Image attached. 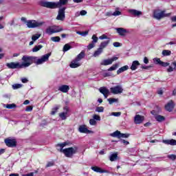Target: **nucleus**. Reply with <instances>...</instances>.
Instances as JSON below:
<instances>
[{"instance_id":"39","label":"nucleus","mask_w":176,"mask_h":176,"mask_svg":"<svg viewBox=\"0 0 176 176\" xmlns=\"http://www.w3.org/2000/svg\"><path fill=\"white\" fill-rule=\"evenodd\" d=\"M39 38H41V34H33L32 36V41L35 42V41H38Z\"/></svg>"},{"instance_id":"60","label":"nucleus","mask_w":176,"mask_h":176,"mask_svg":"<svg viewBox=\"0 0 176 176\" xmlns=\"http://www.w3.org/2000/svg\"><path fill=\"white\" fill-rule=\"evenodd\" d=\"M21 82L22 83H28V79L25 78H21Z\"/></svg>"},{"instance_id":"59","label":"nucleus","mask_w":176,"mask_h":176,"mask_svg":"<svg viewBox=\"0 0 176 176\" xmlns=\"http://www.w3.org/2000/svg\"><path fill=\"white\" fill-rule=\"evenodd\" d=\"M174 69H174V67L169 66L167 71H168V72H173V71H174Z\"/></svg>"},{"instance_id":"33","label":"nucleus","mask_w":176,"mask_h":176,"mask_svg":"<svg viewBox=\"0 0 176 176\" xmlns=\"http://www.w3.org/2000/svg\"><path fill=\"white\" fill-rule=\"evenodd\" d=\"M165 119L166 118L163 116H161V115L155 116V120H157V122H164Z\"/></svg>"},{"instance_id":"6","label":"nucleus","mask_w":176,"mask_h":176,"mask_svg":"<svg viewBox=\"0 0 176 176\" xmlns=\"http://www.w3.org/2000/svg\"><path fill=\"white\" fill-rule=\"evenodd\" d=\"M50 56H52V54L48 53L42 56L40 58H38V57L36 56L34 64H36V65H41V64H43L44 63H46V61H49V57H50Z\"/></svg>"},{"instance_id":"55","label":"nucleus","mask_w":176,"mask_h":176,"mask_svg":"<svg viewBox=\"0 0 176 176\" xmlns=\"http://www.w3.org/2000/svg\"><path fill=\"white\" fill-rule=\"evenodd\" d=\"M26 112H31L32 111V106H28L25 109Z\"/></svg>"},{"instance_id":"26","label":"nucleus","mask_w":176,"mask_h":176,"mask_svg":"<svg viewBox=\"0 0 176 176\" xmlns=\"http://www.w3.org/2000/svg\"><path fill=\"white\" fill-rule=\"evenodd\" d=\"M139 65H140V62L138 60H134L132 63V65L131 66V71H135V69L138 68Z\"/></svg>"},{"instance_id":"36","label":"nucleus","mask_w":176,"mask_h":176,"mask_svg":"<svg viewBox=\"0 0 176 176\" xmlns=\"http://www.w3.org/2000/svg\"><path fill=\"white\" fill-rule=\"evenodd\" d=\"M103 50L101 48H98L96 51H95L94 54V57H98L102 53Z\"/></svg>"},{"instance_id":"64","label":"nucleus","mask_w":176,"mask_h":176,"mask_svg":"<svg viewBox=\"0 0 176 176\" xmlns=\"http://www.w3.org/2000/svg\"><path fill=\"white\" fill-rule=\"evenodd\" d=\"M172 65L174 66V69H176V62L172 63Z\"/></svg>"},{"instance_id":"1","label":"nucleus","mask_w":176,"mask_h":176,"mask_svg":"<svg viewBox=\"0 0 176 176\" xmlns=\"http://www.w3.org/2000/svg\"><path fill=\"white\" fill-rule=\"evenodd\" d=\"M67 145H68V142H65L63 143L58 144L57 146L60 147V152L64 153L66 157H72L74 155H75V153H76L78 151V147L74 146L63 149V148H64V146H67Z\"/></svg>"},{"instance_id":"45","label":"nucleus","mask_w":176,"mask_h":176,"mask_svg":"<svg viewBox=\"0 0 176 176\" xmlns=\"http://www.w3.org/2000/svg\"><path fill=\"white\" fill-rule=\"evenodd\" d=\"M99 39H100L101 41H102L104 39H107V41H111V38L108 37L105 34H102V36H99Z\"/></svg>"},{"instance_id":"30","label":"nucleus","mask_w":176,"mask_h":176,"mask_svg":"<svg viewBox=\"0 0 176 176\" xmlns=\"http://www.w3.org/2000/svg\"><path fill=\"white\" fill-rule=\"evenodd\" d=\"M100 93H101L102 94H109V89H107V87H100L99 89Z\"/></svg>"},{"instance_id":"44","label":"nucleus","mask_w":176,"mask_h":176,"mask_svg":"<svg viewBox=\"0 0 176 176\" xmlns=\"http://www.w3.org/2000/svg\"><path fill=\"white\" fill-rule=\"evenodd\" d=\"M21 87H23V85L21 84H14L12 85V89H14V90H17V89H21Z\"/></svg>"},{"instance_id":"58","label":"nucleus","mask_w":176,"mask_h":176,"mask_svg":"<svg viewBox=\"0 0 176 176\" xmlns=\"http://www.w3.org/2000/svg\"><path fill=\"white\" fill-rule=\"evenodd\" d=\"M52 166H54V162H50L47 163L46 167H52Z\"/></svg>"},{"instance_id":"13","label":"nucleus","mask_w":176,"mask_h":176,"mask_svg":"<svg viewBox=\"0 0 176 176\" xmlns=\"http://www.w3.org/2000/svg\"><path fill=\"white\" fill-rule=\"evenodd\" d=\"M64 111L59 113V118H60L61 120H66L67 118H69V108L67 106L63 107Z\"/></svg>"},{"instance_id":"40","label":"nucleus","mask_w":176,"mask_h":176,"mask_svg":"<svg viewBox=\"0 0 176 176\" xmlns=\"http://www.w3.org/2000/svg\"><path fill=\"white\" fill-rule=\"evenodd\" d=\"M60 109V106H56L52 109V111H51V115H56L57 113V111Z\"/></svg>"},{"instance_id":"5","label":"nucleus","mask_w":176,"mask_h":176,"mask_svg":"<svg viewBox=\"0 0 176 176\" xmlns=\"http://www.w3.org/2000/svg\"><path fill=\"white\" fill-rule=\"evenodd\" d=\"M45 24L44 21H38L35 20H29L26 22L28 28H36V27H42Z\"/></svg>"},{"instance_id":"7","label":"nucleus","mask_w":176,"mask_h":176,"mask_svg":"<svg viewBox=\"0 0 176 176\" xmlns=\"http://www.w3.org/2000/svg\"><path fill=\"white\" fill-rule=\"evenodd\" d=\"M61 31H63V28L60 26H50L45 30V33L48 35H53V34L61 32Z\"/></svg>"},{"instance_id":"43","label":"nucleus","mask_w":176,"mask_h":176,"mask_svg":"<svg viewBox=\"0 0 176 176\" xmlns=\"http://www.w3.org/2000/svg\"><path fill=\"white\" fill-rule=\"evenodd\" d=\"M86 14H87V11H86V10H81L80 12V13L77 12L76 14V16H86Z\"/></svg>"},{"instance_id":"14","label":"nucleus","mask_w":176,"mask_h":176,"mask_svg":"<svg viewBox=\"0 0 176 176\" xmlns=\"http://www.w3.org/2000/svg\"><path fill=\"white\" fill-rule=\"evenodd\" d=\"M5 144L9 148H14L17 144V142L16 141V139L8 138L5 140Z\"/></svg>"},{"instance_id":"28","label":"nucleus","mask_w":176,"mask_h":176,"mask_svg":"<svg viewBox=\"0 0 176 176\" xmlns=\"http://www.w3.org/2000/svg\"><path fill=\"white\" fill-rule=\"evenodd\" d=\"M68 3V0H59V1L56 2L57 8H61L63 5H67Z\"/></svg>"},{"instance_id":"8","label":"nucleus","mask_w":176,"mask_h":176,"mask_svg":"<svg viewBox=\"0 0 176 176\" xmlns=\"http://www.w3.org/2000/svg\"><path fill=\"white\" fill-rule=\"evenodd\" d=\"M40 3L41 6L43 8H47L48 9H57L58 8L57 2L42 1Z\"/></svg>"},{"instance_id":"21","label":"nucleus","mask_w":176,"mask_h":176,"mask_svg":"<svg viewBox=\"0 0 176 176\" xmlns=\"http://www.w3.org/2000/svg\"><path fill=\"white\" fill-rule=\"evenodd\" d=\"M58 90L62 93H68V91H69V86L67 85H62L58 87Z\"/></svg>"},{"instance_id":"48","label":"nucleus","mask_w":176,"mask_h":176,"mask_svg":"<svg viewBox=\"0 0 176 176\" xmlns=\"http://www.w3.org/2000/svg\"><path fill=\"white\" fill-rule=\"evenodd\" d=\"M120 115H122L121 112H112L110 114L111 116H116L117 118H118V116H120Z\"/></svg>"},{"instance_id":"38","label":"nucleus","mask_w":176,"mask_h":176,"mask_svg":"<svg viewBox=\"0 0 176 176\" xmlns=\"http://www.w3.org/2000/svg\"><path fill=\"white\" fill-rule=\"evenodd\" d=\"M107 101L109 102V104H110V105H112V104H113V102H118L119 99H118V98H108Z\"/></svg>"},{"instance_id":"47","label":"nucleus","mask_w":176,"mask_h":176,"mask_svg":"<svg viewBox=\"0 0 176 176\" xmlns=\"http://www.w3.org/2000/svg\"><path fill=\"white\" fill-rule=\"evenodd\" d=\"M89 124H91V126H96V124H97V121L94 118H91L89 120Z\"/></svg>"},{"instance_id":"57","label":"nucleus","mask_w":176,"mask_h":176,"mask_svg":"<svg viewBox=\"0 0 176 176\" xmlns=\"http://www.w3.org/2000/svg\"><path fill=\"white\" fill-rule=\"evenodd\" d=\"M142 69H151L152 68V65L148 66H142Z\"/></svg>"},{"instance_id":"51","label":"nucleus","mask_w":176,"mask_h":176,"mask_svg":"<svg viewBox=\"0 0 176 176\" xmlns=\"http://www.w3.org/2000/svg\"><path fill=\"white\" fill-rule=\"evenodd\" d=\"M96 112H104V107H96Z\"/></svg>"},{"instance_id":"11","label":"nucleus","mask_w":176,"mask_h":176,"mask_svg":"<svg viewBox=\"0 0 176 176\" xmlns=\"http://www.w3.org/2000/svg\"><path fill=\"white\" fill-rule=\"evenodd\" d=\"M129 135H129L127 133H122L119 131H116L113 133L110 134L111 137H114L116 138H129Z\"/></svg>"},{"instance_id":"50","label":"nucleus","mask_w":176,"mask_h":176,"mask_svg":"<svg viewBox=\"0 0 176 176\" xmlns=\"http://www.w3.org/2000/svg\"><path fill=\"white\" fill-rule=\"evenodd\" d=\"M93 119H94V120H98V122H100V120H101V117H100V116L97 115V114H94L93 116Z\"/></svg>"},{"instance_id":"19","label":"nucleus","mask_w":176,"mask_h":176,"mask_svg":"<svg viewBox=\"0 0 176 176\" xmlns=\"http://www.w3.org/2000/svg\"><path fill=\"white\" fill-rule=\"evenodd\" d=\"M128 12L130 13V14L134 16L135 17H140L142 15V12L134 9L129 10Z\"/></svg>"},{"instance_id":"46","label":"nucleus","mask_w":176,"mask_h":176,"mask_svg":"<svg viewBox=\"0 0 176 176\" xmlns=\"http://www.w3.org/2000/svg\"><path fill=\"white\" fill-rule=\"evenodd\" d=\"M51 41H52V42H60V41H61V38H60V36H54L51 38Z\"/></svg>"},{"instance_id":"42","label":"nucleus","mask_w":176,"mask_h":176,"mask_svg":"<svg viewBox=\"0 0 176 176\" xmlns=\"http://www.w3.org/2000/svg\"><path fill=\"white\" fill-rule=\"evenodd\" d=\"M71 49V45L69 44H65L63 47V52L65 53V52H68Z\"/></svg>"},{"instance_id":"62","label":"nucleus","mask_w":176,"mask_h":176,"mask_svg":"<svg viewBox=\"0 0 176 176\" xmlns=\"http://www.w3.org/2000/svg\"><path fill=\"white\" fill-rule=\"evenodd\" d=\"M3 153H5V149L1 148L0 149V156H1V155H3Z\"/></svg>"},{"instance_id":"32","label":"nucleus","mask_w":176,"mask_h":176,"mask_svg":"<svg viewBox=\"0 0 176 176\" xmlns=\"http://www.w3.org/2000/svg\"><path fill=\"white\" fill-rule=\"evenodd\" d=\"M42 47H43V45H36L34 46V47H33L32 51L33 52V53H36V52H39V50H41Z\"/></svg>"},{"instance_id":"17","label":"nucleus","mask_w":176,"mask_h":176,"mask_svg":"<svg viewBox=\"0 0 176 176\" xmlns=\"http://www.w3.org/2000/svg\"><path fill=\"white\" fill-rule=\"evenodd\" d=\"M6 67H8V68H9L10 69H16V68H22L21 64H20L19 63H14V62L6 63Z\"/></svg>"},{"instance_id":"29","label":"nucleus","mask_w":176,"mask_h":176,"mask_svg":"<svg viewBox=\"0 0 176 176\" xmlns=\"http://www.w3.org/2000/svg\"><path fill=\"white\" fill-rule=\"evenodd\" d=\"M129 69V65H125L122 67H120L118 71H117V75H120L122 72H124V71H127Z\"/></svg>"},{"instance_id":"10","label":"nucleus","mask_w":176,"mask_h":176,"mask_svg":"<svg viewBox=\"0 0 176 176\" xmlns=\"http://www.w3.org/2000/svg\"><path fill=\"white\" fill-rule=\"evenodd\" d=\"M65 9L66 8H60L58 12V15L56 16V20H59L60 21H64L65 20Z\"/></svg>"},{"instance_id":"24","label":"nucleus","mask_w":176,"mask_h":176,"mask_svg":"<svg viewBox=\"0 0 176 176\" xmlns=\"http://www.w3.org/2000/svg\"><path fill=\"white\" fill-rule=\"evenodd\" d=\"M164 144H166V145H172L175 146L176 145V140L174 139L172 140H164L162 141Z\"/></svg>"},{"instance_id":"18","label":"nucleus","mask_w":176,"mask_h":176,"mask_svg":"<svg viewBox=\"0 0 176 176\" xmlns=\"http://www.w3.org/2000/svg\"><path fill=\"white\" fill-rule=\"evenodd\" d=\"M144 120V118L142 116L139 114L135 115L134 118V123L135 124H141Z\"/></svg>"},{"instance_id":"35","label":"nucleus","mask_w":176,"mask_h":176,"mask_svg":"<svg viewBox=\"0 0 176 176\" xmlns=\"http://www.w3.org/2000/svg\"><path fill=\"white\" fill-rule=\"evenodd\" d=\"M118 68H119V63H116V64L113 65L111 67H110L108 69V71H116V69H118Z\"/></svg>"},{"instance_id":"12","label":"nucleus","mask_w":176,"mask_h":176,"mask_svg":"<svg viewBox=\"0 0 176 176\" xmlns=\"http://www.w3.org/2000/svg\"><path fill=\"white\" fill-rule=\"evenodd\" d=\"M110 91L112 94H122L123 93V87L122 85H116L110 88Z\"/></svg>"},{"instance_id":"15","label":"nucleus","mask_w":176,"mask_h":176,"mask_svg":"<svg viewBox=\"0 0 176 176\" xmlns=\"http://www.w3.org/2000/svg\"><path fill=\"white\" fill-rule=\"evenodd\" d=\"M92 41L87 46L88 50H91L93 47H95L96 44L98 42V37L96 34H94L91 37Z\"/></svg>"},{"instance_id":"63","label":"nucleus","mask_w":176,"mask_h":176,"mask_svg":"<svg viewBox=\"0 0 176 176\" xmlns=\"http://www.w3.org/2000/svg\"><path fill=\"white\" fill-rule=\"evenodd\" d=\"M23 176H34V173H28V174L23 175Z\"/></svg>"},{"instance_id":"49","label":"nucleus","mask_w":176,"mask_h":176,"mask_svg":"<svg viewBox=\"0 0 176 176\" xmlns=\"http://www.w3.org/2000/svg\"><path fill=\"white\" fill-rule=\"evenodd\" d=\"M167 157H168V159H170V160H173V161L176 160V155H174V154L168 155L167 156Z\"/></svg>"},{"instance_id":"4","label":"nucleus","mask_w":176,"mask_h":176,"mask_svg":"<svg viewBox=\"0 0 176 176\" xmlns=\"http://www.w3.org/2000/svg\"><path fill=\"white\" fill-rule=\"evenodd\" d=\"M166 16H170V14H166V11H161L160 9L154 10L153 17L156 20H162L163 17H166Z\"/></svg>"},{"instance_id":"56","label":"nucleus","mask_w":176,"mask_h":176,"mask_svg":"<svg viewBox=\"0 0 176 176\" xmlns=\"http://www.w3.org/2000/svg\"><path fill=\"white\" fill-rule=\"evenodd\" d=\"M113 46H114V47H120V43H119V42H114L113 43Z\"/></svg>"},{"instance_id":"41","label":"nucleus","mask_w":176,"mask_h":176,"mask_svg":"<svg viewBox=\"0 0 176 176\" xmlns=\"http://www.w3.org/2000/svg\"><path fill=\"white\" fill-rule=\"evenodd\" d=\"M122 14V12L119 11V8H116V11L111 14V16H120Z\"/></svg>"},{"instance_id":"25","label":"nucleus","mask_w":176,"mask_h":176,"mask_svg":"<svg viewBox=\"0 0 176 176\" xmlns=\"http://www.w3.org/2000/svg\"><path fill=\"white\" fill-rule=\"evenodd\" d=\"M118 160H119V157H118V152L113 153L109 156L110 162H116Z\"/></svg>"},{"instance_id":"31","label":"nucleus","mask_w":176,"mask_h":176,"mask_svg":"<svg viewBox=\"0 0 176 176\" xmlns=\"http://www.w3.org/2000/svg\"><path fill=\"white\" fill-rule=\"evenodd\" d=\"M3 107L4 108H7V109H14V108H16V104L14 103L7 104H3Z\"/></svg>"},{"instance_id":"34","label":"nucleus","mask_w":176,"mask_h":176,"mask_svg":"<svg viewBox=\"0 0 176 176\" xmlns=\"http://www.w3.org/2000/svg\"><path fill=\"white\" fill-rule=\"evenodd\" d=\"M162 54L164 57L171 56V51L168 50H164L162 52Z\"/></svg>"},{"instance_id":"16","label":"nucleus","mask_w":176,"mask_h":176,"mask_svg":"<svg viewBox=\"0 0 176 176\" xmlns=\"http://www.w3.org/2000/svg\"><path fill=\"white\" fill-rule=\"evenodd\" d=\"M116 31L120 35V36H126V34L130 32L129 30L124 29L123 28H116Z\"/></svg>"},{"instance_id":"20","label":"nucleus","mask_w":176,"mask_h":176,"mask_svg":"<svg viewBox=\"0 0 176 176\" xmlns=\"http://www.w3.org/2000/svg\"><path fill=\"white\" fill-rule=\"evenodd\" d=\"M79 133H82L84 134H90L91 133V131L88 130L86 127V125H81L78 128Z\"/></svg>"},{"instance_id":"27","label":"nucleus","mask_w":176,"mask_h":176,"mask_svg":"<svg viewBox=\"0 0 176 176\" xmlns=\"http://www.w3.org/2000/svg\"><path fill=\"white\" fill-rule=\"evenodd\" d=\"M111 41H109V40H107L105 41H103L100 43L99 48H100L102 50H104V49H105V47H107V46H108V45H109V43Z\"/></svg>"},{"instance_id":"53","label":"nucleus","mask_w":176,"mask_h":176,"mask_svg":"<svg viewBox=\"0 0 176 176\" xmlns=\"http://www.w3.org/2000/svg\"><path fill=\"white\" fill-rule=\"evenodd\" d=\"M160 65H162V67H168L170 63L162 61Z\"/></svg>"},{"instance_id":"23","label":"nucleus","mask_w":176,"mask_h":176,"mask_svg":"<svg viewBox=\"0 0 176 176\" xmlns=\"http://www.w3.org/2000/svg\"><path fill=\"white\" fill-rule=\"evenodd\" d=\"M91 168L93 171H95V173H100V174H102L104 173H108V171L102 170V168L98 166H92Z\"/></svg>"},{"instance_id":"22","label":"nucleus","mask_w":176,"mask_h":176,"mask_svg":"<svg viewBox=\"0 0 176 176\" xmlns=\"http://www.w3.org/2000/svg\"><path fill=\"white\" fill-rule=\"evenodd\" d=\"M174 107H175L174 102H173V100H170L165 106V109L166 111H168V112H171V111H173V109H174Z\"/></svg>"},{"instance_id":"9","label":"nucleus","mask_w":176,"mask_h":176,"mask_svg":"<svg viewBox=\"0 0 176 176\" xmlns=\"http://www.w3.org/2000/svg\"><path fill=\"white\" fill-rule=\"evenodd\" d=\"M119 58L118 56H113L111 58L104 59L100 62V65H111L113 63V61H116Z\"/></svg>"},{"instance_id":"2","label":"nucleus","mask_w":176,"mask_h":176,"mask_svg":"<svg viewBox=\"0 0 176 176\" xmlns=\"http://www.w3.org/2000/svg\"><path fill=\"white\" fill-rule=\"evenodd\" d=\"M83 58H85V51H82L73 60H72L69 65L70 68H79V67L82 65L80 60H83Z\"/></svg>"},{"instance_id":"37","label":"nucleus","mask_w":176,"mask_h":176,"mask_svg":"<svg viewBox=\"0 0 176 176\" xmlns=\"http://www.w3.org/2000/svg\"><path fill=\"white\" fill-rule=\"evenodd\" d=\"M76 34H78V35H81V36H87V35H89V31H85V32H80V31H77Z\"/></svg>"},{"instance_id":"3","label":"nucleus","mask_w":176,"mask_h":176,"mask_svg":"<svg viewBox=\"0 0 176 176\" xmlns=\"http://www.w3.org/2000/svg\"><path fill=\"white\" fill-rule=\"evenodd\" d=\"M35 60H36V56H30L25 55L22 57V64H21V67L23 68H27L30 67L33 63H35Z\"/></svg>"},{"instance_id":"54","label":"nucleus","mask_w":176,"mask_h":176,"mask_svg":"<svg viewBox=\"0 0 176 176\" xmlns=\"http://www.w3.org/2000/svg\"><path fill=\"white\" fill-rule=\"evenodd\" d=\"M120 143H121V144H124V145H129V144H130V143L129 142V141L125 140H120Z\"/></svg>"},{"instance_id":"52","label":"nucleus","mask_w":176,"mask_h":176,"mask_svg":"<svg viewBox=\"0 0 176 176\" xmlns=\"http://www.w3.org/2000/svg\"><path fill=\"white\" fill-rule=\"evenodd\" d=\"M153 61H154V63H155V64H159L160 65V64H162V60L159 58H155L153 59Z\"/></svg>"},{"instance_id":"61","label":"nucleus","mask_w":176,"mask_h":176,"mask_svg":"<svg viewBox=\"0 0 176 176\" xmlns=\"http://www.w3.org/2000/svg\"><path fill=\"white\" fill-rule=\"evenodd\" d=\"M144 64H148V63H149V60L148 59V58L144 57Z\"/></svg>"}]
</instances>
